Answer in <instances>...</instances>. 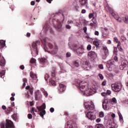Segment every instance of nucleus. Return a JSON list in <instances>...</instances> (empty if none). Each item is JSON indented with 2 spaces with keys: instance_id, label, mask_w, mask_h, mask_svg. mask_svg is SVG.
Instances as JSON below:
<instances>
[{
  "instance_id": "nucleus-15",
  "label": "nucleus",
  "mask_w": 128,
  "mask_h": 128,
  "mask_svg": "<svg viewBox=\"0 0 128 128\" xmlns=\"http://www.w3.org/2000/svg\"><path fill=\"white\" fill-rule=\"evenodd\" d=\"M58 90L60 92H64L66 90V86L62 84H60Z\"/></svg>"
},
{
  "instance_id": "nucleus-49",
  "label": "nucleus",
  "mask_w": 128,
  "mask_h": 128,
  "mask_svg": "<svg viewBox=\"0 0 128 128\" xmlns=\"http://www.w3.org/2000/svg\"><path fill=\"white\" fill-rule=\"evenodd\" d=\"M0 128H6L4 127V124L3 122L0 123Z\"/></svg>"
},
{
  "instance_id": "nucleus-7",
  "label": "nucleus",
  "mask_w": 128,
  "mask_h": 128,
  "mask_svg": "<svg viewBox=\"0 0 128 128\" xmlns=\"http://www.w3.org/2000/svg\"><path fill=\"white\" fill-rule=\"evenodd\" d=\"M46 104L43 103L40 106H36V108H38V110H39V112H40V116H42V118H44V114H46Z\"/></svg>"
},
{
  "instance_id": "nucleus-21",
  "label": "nucleus",
  "mask_w": 128,
  "mask_h": 128,
  "mask_svg": "<svg viewBox=\"0 0 128 128\" xmlns=\"http://www.w3.org/2000/svg\"><path fill=\"white\" fill-rule=\"evenodd\" d=\"M51 76L54 78L56 76V68H52L51 71Z\"/></svg>"
},
{
  "instance_id": "nucleus-55",
  "label": "nucleus",
  "mask_w": 128,
  "mask_h": 128,
  "mask_svg": "<svg viewBox=\"0 0 128 128\" xmlns=\"http://www.w3.org/2000/svg\"><path fill=\"white\" fill-rule=\"evenodd\" d=\"M66 58H70V53L69 52H68L66 54Z\"/></svg>"
},
{
  "instance_id": "nucleus-37",
  "label": "nucleus",
  "mask_w": 128,
  "mask_h": 128,
  "mask_svg": "<svg viewBox=\"0 0 128 128\" xmlns=\"http://www.w3.org/2000/svg\"><path fill=\"white\" fill-rule=\"evenodd\" d=\"M50 82L52 84V86H56V81L52 80V79L50 80Z\"/></svg>"
},
{
  "instance_id": "nucleus-62",
  "label": "nucleus",
  "mask_w": 128,
  "mask_h": 128,
  "mask_svg": "<svg viewBox=\"0 0 128 128\" xmlns=\"http://www.w3.org/2000/svg\"><path fill=\"white\" fill-rule=\"evenodd\" d=\"M88 18H93L92 14H89Z\"/></svg>"
},
{
  "instance_id": "nucleus-29",
  "label": "nucleus",
  "mask_w": 128,
  "mask_h": 128,
  "mask_svg": "<svg viewBox=\"0 0 128 128\" xmlns=\"http://www.w3.org/2000/svg\"><path fill=\"white\" fill-rule=\"evenodd\" d=\"M95 128H104V126L102 124H97L96 125Z\"/></svg>"
},
{
  "instance_id": "nucleus-33",
  "label": "nucleus",
  "mask_w": 128,
  "mask_h": 128,
  "mask_svg": "<svg viewBox=\"0 0 128 128\" xmlns=\"http://www.w3.org/2000/svg\"><path fill=\"white\" fill-rule=\"evenodd\" d=\"M6 74V70H2L0 72V78H2Z\"/></svg>"
},
{
  "instance_id": "nucleus-3",
  "label": "nucleus",
  "mask_w": 128,
  "mask_h": 128,
  "mask_svg": "<svg viewBox=\"0 0 128 128\" xmlns=\"http://www.w3.org/2000/svg\"><path fill=\"white\" fill-rule=\"evenodd\" d=\"M44 50L45 52H49L51 54H52L53 56H58V47L57 46L56 44H54V46H52V44L50 43H48V46L49 48H52L53 50L51 51L50 52L48 50V48H46V40H44Z\"/></svg>"
},
{
  "instance_id": "nucleus-34",
  "label": "nucleus",
  "mask_w": 128,
  "mask_h": 128,
  "mask_svg": "<svg viewBox=\"0 0 128 128\" xmlns=\"http://www.w3.org/2000/svg\"><path fill=\"white\" fill-rule=\"evenodd\" d=\"M62 16H63V20H64V16H68V12L66 11H64L62 12Z\"/></svg>"
},
{
  "instance_id": "nucleus-26",
  "label": "nucleus",
  "mask_w": 128,
  "mask_h": 128,
  "mask_svg": "<svg viewBox=\"0 0 128 128\" xmlns=\"http://www.w3.org/2000/svg\"><path fill=\"white\" fill-rule=\"evenodd\" d=\"M22 81H23V84H22V88H24V86H26V82H28V79H26V78H24L22 79Z\"/></svg>"
},
{
  "instance_id": "nucleus-24",
  "label": "nucleus",
  "mask_w": 128,
  "mask_h": 128,
  "mask_svg": "<svg viewBox=\"0 0 128 128\" xmlns=\"http://www.w3.org/2000/svg\"><path fill=\"white\" fill-rule=\"evenodd\" d=\"M121 43L120 42H119L117 45V48L118 50H120V52H122L123 50L122 48V46H120Z\"/></svg>"
},
{
  "instance_id": "nucleus-11",
  "label": "nucleus",
  "mask_w": 128,
  "mask_h": 128,
  "mask_svg": "<svg viewBox=\"0 0 128 128\" xmlns=\"http://www.w3.org/2000/svg\"><path fill=\"white\" fill-rule=\"evenodd\" d=\"M102 34L104 38H107L108 36V34H110V31L108 29L106 28H102Z\"/></svg>"
},
{
  "instance_id": "nucleus-14",
  "label": "nucleus",
  "mask_w": 128,
  "mask_h": 128,
  "mask_svg": "<svg viewBox=\"0 0 128 128\" xmlns=\"http://www.w3.org/2000/svg\"><path fill=\"white\" fill-rule=\"evenodd\" d=\"M112 16H114L115 20H117V22H122V18L120 17V16L116 14L114 12H112Z\"/></svg>"
},
{
  "instance_id": "nucleus-39",
  "label": "nucleus",
  "mask_w": 128,
  "mask_h": 128,
  "mask_svg": "<svg viewBox=\"0 0 128 128\" xmlns=\"http://www.w3.org/2000/svg\"><path fill=\"white\" fill-rule=\"evenodd\" d=\"M48 78H50V75H48V74H46L44 76V80H48Z\"/></svg>"
},
{
  "instance_id": "nucleus-36",
  "label": "nucleus",
  "mask_w": 128,
  "mask_h": 128,
  "mask_svg": "<svg viewBox=\"0 0 128 128\" xmlns=\"http://www.w3.org/2000/svg\"><path fill=\"white\" fill-rule=\"evenodd\" d=\"M36 60L34 58H32L30 60V62L31 64H36Z\"/></svg>"
},
{
  "instance_id": "nucleus-56",
  "label": "nucleus",
  "mask_w": 128,
  "mask_h": 128,
  "mask_svg": "<svg viewBox=\"0 0 128 128\" xmlns=\"http://www.w3.org/2000/svg\"><path fill=\"white\" fill-rule=\"evenodd\" d=\"M98 68H100V70H102L104 68V66L102 64H100L98 66Z\"/></svg>"
},
{
  "instance_id": "nucleus-4",
  "label": "nucleus",
  "mask_w": 128,
  "mask_h": 128,
  "mask_svg": "<svg viewBox=\"0 0 128 128\" xmlns=\"http://www.w3.org/2000/svg\"><path fill=\"white\" fill-rule=\"evenodd\" d=\"M40 42L38 40L34 42L32 44V54L33 56L35 57L38 54V46Z\"/></svg>"
},
{
  "instance_id": "nucleus-30",
  "label": "nucleus",
  "mask_w": 128,
  "mask_h": 128,
  "mask_svg": "<svg viewBox=\"0 0 128 128\" xmlns=\"http://www.w3.org/2000/svg\"><path fill=\"white\" fill-rule=\"evenodd\" d=\"M122 20L125 24H128V16H126L125 18H122Z\"/></svg>"
},
{
  "instance_id": "nucleus-19",
  "label": "nucleus",
  "mask_w": 128,
  "mask_h": 128,
  "mask_svg": "<svg viewBox=\"0 0 128 128\" xmlns=\"http://www.w3.org/2000/svg\"><path fill=\"white\" fill-rule=\"evenodd\" d=\"M118 114L119 116V120L120 122H124V118H122V115L120 111L118 112Z\"/></svg>"
},
{
  "instance_id": "nucleus-61",
  "label": "nucleus",
  "mask_w": 128,
  "mask_h": 128,
  "mask_svg": "<svg viewBox=\"0 0 128 128\" xmlns=\"http://www.w3.org/2000/svg\"><path fill=\"white\" fill-rule=\"evenodd\" d=\"M83 22H84V24L86 25L88 23V21H86V20H84Z\"/></svg>"
},
{
  "instance_id": "nucleus-43",
  "label": "nucleus",
  "mask_w": 128,
  "mask_h": 128,
  "mask_svg": "<svg viewBox=\"0 0 128 128\" xmlns=\"http://www.w3.org/2000/svg\"><path fill=\"white\" fill-rule=\"evenodd\" d=\"M86 50H92V46L90 44H88L87 46Z\"/></svg>"
},
{
  "instance_id": "nucleus-13",
  "label": "nucleus",
  "mask_w": 128,
  "mask_h": 128,
  "mask_svg": "<svg viewBox=\"0 0 128 128\" xmlns=\"http://www.w3.org/2000/svg\"><path fill=\"white\" fill-rule=\"evenodd\" d=\"M35 100H40V98H42V92L40 90H38L36 92H35Z\"/></svg>"
},
{
  "instance_id": "nucleus-44",
  "label": "nucleus",
  "mask_w": 128,
  "mask_h": 128,
  "mask_svg": "<svg viewBox=\"0 0 128 128\" xmlns=\"http://www.w3.org/2000/svg\"><path fill=\"white\" fill-rule=\"evenodd\" d=\"M112 102H114L115 104H116L118 102V100H116V98H112Z\"/></svg>"
},
{
  "instance_id": "nucleus-41",
  "label": "nucleus",
  "mask_w": 128,
  "mask_h": 128,
  "mask_svg": "<svg viewBox=\"0 0 128 128\" xmlns=\"http://www.w3.org/2000/svg\"><path fill=\"white\" fill-rule=\"evenodd\" d=\"M92 16L94 18H96V12H93Z\"/></svg>"
},
{
  "instance_id": "nucleus-32",
  "label": "nucleus",
  "mask_w": 128,
  "mask_h": 128,
  "mask_svg": "<svg viewBox=\"0 0 128 128\" xmlns=\"http://www.w3.org/2000/svg\"><path fill=\"white\" fill-rule=\"evenodd\" d=\"M56 30H58V32H60L62 30V24H60L58 26H56Z\"/></svg>"
},
{
  "instance_id": "nucleus-40",
  "label": "nucleus",
  "mask_w": 128,
  "mask_h": 128,
  "mask_svg": "<svg viewBox=\"0 0 128 128\" xmlns=\"http://www.w3.org/2000/svg\"><path fill=\"white\" fill-rule=\"evenodd\" d=\"M36 110V108H32L31 110H30V112L31 114H34V110Z\"/></svg>"
},
{
  "instance_id": "nucleus-2",
  "label": "nucleus",
  "mask_w": 128,
  "mask_h": 128,
  "mask_svg": "<svg viewBox=\"0 0 128 128\" xmlns=\"http://www.w3.org/2000/svg\"><path fill=\"white\" fill-rule=\"evenodd\" d=\"M88 82L82 81L79 83V88L81 92H84V94L90 96L92 94V90L88 88Z\"/></svg>"
},
{
  "instance_id": "nucleus-18",
  "label": "nucleus",
  "mask_w": 128,
  "mask_h": 128,
  "mask_svg": "<svg viewBox=\"0 0 128 128\" xmlns=\"http://www.w3.org/2000/svg\"><path fill=\"white\" fill-rule=\"evenodd\" d=\"M6 46V40H0V50Z\"/></svg>"
},
{
  "instance_id": "nucleus-45",
  "label": "nucleus",
  "mask_w": 128,
  "mask_h": 128,
  "mask_svg": "<svg viewBox=\"0 0 128 128\" xmlns=\"http://www.w3.org/2000/svg\"><path fill=\"white\" fill-rule=\"evenodd\" d=\"M28 118L29 120H32V115L30 114H28Z\"/></svg>"
},
{
  "instance_id": "nucleus-28",
  "label": "nucleus",
  "mask_w": 128,
  "mask_h": 128,
  "mask_svg": "<svg viewBox=\"0 0 128 128\" xmlns=\"http://www.w3.org/2000/svg\"><path fill=\"white\" fill-rule=\"evenodd\" d=\"M46 58H41L40 59V62L42 64H44L46 62Z\"/></svg>"
},
{
  "instance_id": "nucleus-8",
  "label": "nucleus",
  "mask_w": 128,
  "mask_h": 128,
  "mask_svg": "<svg viewBox=\"0 0 128 128\" xmlns=\"http://www.w3.org/2000/svg\"><path fill=\"white\" fill-rule=\"evenodd\" d=\"M102 48L104 52L102 55V60H106L109 54L108 50L106 46H102Z\"/></svg>"
},
{
  "instance_id": "nucleus-63",
  "label": "nucleus",
  "mask_w": 128,
  "mask_h": 128,
  "mask_svg": "<svg viewBox=\"0 0 128 128\" xmlns=\"http://www.w3.org/2000/svg\"><path fill=\"white\" fill-rule=\"evenodd\" d=\"M106 81H104L102 82V86H106Z\"/></svg>"
},
{
  "instance_id": "nucleus-35",
  "label": "nucleus",
  "mask_w": 128,
  "mask_h": 128,
  "mask_svg": "<svg viewBox=\"0 0 128 128\" xmlns=\"http://www.w3.org/2000/svg\"><path fill=\"white\" fill-rule=\"evenodd\" d=\"M42 92L44 93V96L46 98L48 96V92H46L44 89H42Z\"/></svg>"
},
{
  "instance_id": "nucleus-51",
  "label": "nucleus",
  "mask_w": 128,
  "mask_h": 128,
  "mask_svg": "<svg viewBox=\"0 0 128 128\" xmlns=\"http://www.w3.org/2000/svg\"><path fill=\"white\" fill-rule=\"evenodd\" d=\"M92 22H94V24H96V18H93L92 19Z\"/></svg>"
},
{
  "instance_id": "nucleus-10",
  "label": "nucleus",
  "mask_w": 128,
  "mask_h": 128,
  "mask_svg": "<svg viewBox=\"0 0 128 128\" xmlns=\"http://www.w3.org/2000/svg\"><path fill=\"white\" fill-rule=\"evenodd\" d=\"M114 64V60H109L107 62L106 68L110 72L112 70V66Z\"/></svg>"
},
{
  "instance_id": "nucleus-22",
  "label": "nucleus",
  "mask_w": 128,
  "mask_h": 128,
  "mask_svg": "<svg viewBox=\"0 0 128 128\" xmlns=\"http://www.w3.org/2000/svg\"><path fill=\"white\" fill-rule=\"evenodd\" d=\"M79 2L82 6H84L88 4V0H79Z\"/></svg>"
},
{
  "instance_id": "nucleus-64",
  "label": "nucleus",
  "mask_w": 128,
  "mask_h": 128,
  "mask_svg": "<svg viewBox=\"0 0 128 128\" xmlns=\"http://www.w3.org/2000/svg\"><path fill=\"white\" fill-rule=\"evenodd\" d=\"M26 36H27V38H30V32H27V34H26Z\"/></svg>"
},
{
  "instance_id": "nucleus-38",
  "label": "nucleus",
  "mask_w": 128,
  "mask_h": 128,
  "mask_svg": "<svg viewBox=\"0 0 128 128\" xmlns=\"http://www.w3.org/2000/svg\"><path fill=\"white\" fill-rule=\"evenodd\" d=\"M99 116L100 118H104V112H99Z\"/></svg>"
},
{
  "instance_id": "nucleus-50",
  "label": "nucleus",
  "mask_w": 128,
  "mask_h": 128,
  "mask_svg": "<svg viewBox=\"0 0 128 128\" xmlns=\"http://www.w3.org/2000/svg\"><path fill=\"white\" fill-rule=\"evenodd\" d=\"M122 66H124V68H126V61H124V64H122Z\"/></svg>"
},
{
  "instance_id": "nucleus-27",
  "label": "nucleus",
  "mask_w": 128,
  "mask_h": 128,
  "mask_svg": "<svg viewBox=\"0 0 128 128\" xmlns=\"http://www.w3.org/2000/svg\"><path fill=\"white\" fill-rule=\"evenodd\" d=\"M73 64L74 66H76V68H78V66H80V63L78 61H74Z\"/></svg>"
},
{
  "instance_id": "nucleus-57",
  "label": "nucleus",
  "mask_w": 128,
  "mask_h": 128,
  "mask_svg": "<svg viewBox=\"0 0 128 128\" xmlns=\"http://www.w3.org/2000/svg\"><path fill=\"white\" fill-rule=\"evenodd\" d=\"M114 60H115V62H118V56H115L114 57Z\"/></svg>"
},
{
  "instance_id": "nucleus-17",
  "label": "nucleus",
  "mask_w": 128,
  "mask_h": 128,
  "mask_svg": "<svg viewBox=\"0 0 128 128\" xmlns=\"http://www.w3.org/2000/svg\"><path fill=\"white\" fill-rule=\"evenodd\" d=\"M100 44H102V40H95L93 42V44H94V46H96V48H98Z\"/></svg>"
},
{
  "instance_id": "nucleus-53",
  "label": "nucleus",
  "mask_w": 128,
  "mask_h": 128,
  "mask_svg": "<svg viewBox=\"0 0 128 128\" xmlns=\"http://www.w3.org/2000/svg\"><path fill=\"white\" fill-rule=\"evenodd\" d=\"M68 24H74V22L72 20H69L68 21Z\"/></svg>"
},
{
  "instance_id": "nucleus-52",
  "label": "nucleus",
  "mask_w": 128,
  "mask_h": 128,
  "mask_svg": "<svg viewBox=\"0 0 128 128\" xmlns=\"http://www.w3.org/2000/svg\"><path fill=\"white\" fill-rule=\"evenodd\" d=\"M8 112H12V107H8L7 108Z\"/></svg>"
},
{
  "instance_id": "nucleus-25",
  "label": "nucleus",
  "mask_w": 128,
  "mask_h": 128,
  "mask_svg": "<svg viewBox=\"0 0 128 128\" xmlns=\"http://www.w3.org/2000/svg\"><path fill=\"white\" fill-rule=\"evenodd\" d=\"M67 128H78V126L74 124H68Z\"/></svg>"
},
{
  "instance_id": "nucleus-60",
  "label": "nucleus",
  "mask_w": 128,
  "mask_h": 128,
  "mask_svg": "<svg viewBox=\"0 0 128 128\" xmlns=\"http://www.w3.org/2000/svg\"><path fill=\"white\" fill-rule=\"evenodd\" d=\"M106 94H107L110 95V94H112V92H111L110 90H108L106 91Z\"/></svg>"
},
{
  "instance_id": "nucleus-46",
  "label": "nucleus",
  "mask_w": 128,
  "mask_h": 128,
  "mask_svg": "<svg viewBox=\"0 0 128 128\" xmlns=\"http://www.w3.org/2000/svg\"><path fill=\"white\" fill-rule=\"evenodd\" d=\"M83 30H84V34H86V30H88V28L86 26H84L83 28Z\"/></svg>"
},
{
  "instance_id": "nucleus-47",
  "label": "nucleus",
  "mask_w": 128,
  "mask_h": 128,
  "mask_svg": "<svg viewBox=\"0 0 128 128\" xmlns=\"http://www.w3.org/2000/svg\"><path fill=\"white\" fill-rule=\"evenodd\" d=\"M114 42H116V44H118V42H118V40L116 37L114 38Z\"/></svg>"
},
{
  "instance_id": "nucleus-48",
  "label": "nucleus",
  "mask_w": 128,
  "mask_h": 128,
  "mask_svg": "<svg viewBox=\"0 0 128 128\" xmlns=\"http://www.w3.org/2000/svg\"><path fill=\"white\" fill-rule=\"evenodd\" d=\"M94 34L95 36H100V32H98V31H95Z\"/></svg>"
},
{
  "instance_id": "nucleus-5",
  "label": "nucleus",
  "mask_w": 128,
  "mask_h": 128,
  "mask_svg": "<svg viewBox=\"0 0 128 128\" xmlns=\"http://www.w3.org/2000/svg\"><path fill=\"white\" fill-rule=\"evenodd\" d=\"M73 50L74 52H76L78 56L82 54L84 52V46L80 44H74L72 45Z\"/></svg>"
},
{
  "instance_id": "nucleus-6",
  "label": "nucleus",
  "mask_w": 128,
  "mask_h": 128,
  "mask_svg": "<svg viewBox=\"0 0 128 128\" xmlns=\"http://www.w3.org/2000/svg\"><path fill=\"white\" fill-rule=\"evenodd\" d=\"M122 86L120 82H116V84H112L111 86L113 92H120V90H122Z\"/></svg>"
},
{
  "instance_id": "nucleus-16",
  "label": "nucleus",
  "mask_w": 128,
  "mask_h": 128,
  "mask_svg": "<svg viewBox=\"0 0 128 128\" xmlns=\"http://www.w3.org/2000/svg\"><path fill=\"white\" fill-rule=\"evenodd\" d=\"M26 90H29V92H28V94H30L32 95V94H34V88L32 87L30 88V86H26Z\"/></svg>"
},
{
  "instance_id": "nucleus-23",
  "label": "nucleus",
  "mask_w": 128,
  "mask_h": 128,
  "mask_svg": "<svg viewBox=\"0 0 128 128\" xmlns=\"http://www.w3.org/2000/svg\"><path fill=\"white\" fill-rule=\"evenodd\" d=\"M107 102H106V100L102 102V108L104 110H106L108 108V106H106Z\"/></svg>"
},
{
  "instance_id": "nucleus-9",
  "label": "nucleus",
  "mask_w": 128,
  "mask_h": 128,
  "mask_svg": "<svg viewBox=\"0 0 128 128\" xmlns=\"http://www.w3.org/2000/svg\"><path fill=\"white\" fill-rule=\"evenodd\" d=\"M88 56L89 58H90L92 60H94L96 56H98V54L94 51H90L88 54Z\"/></svg>"
},
{
  "instance_id": "nucleus-59",
  "label": "nucleus",
  "mask_w": 128,
  "mask_h": 128,
  "mask_svg": "<svg viewBox=\"0 0 128 128\" xmlns=\"http://www.w3.org/2000/svg\"><path fill=\"white\" fill-rule=\"evenodd\" d=\"M50 112H54V108H50Z\"/></svg>"
},
{
  "instance_id": "nucleus-1",
  "label": "nucleus",
  "mask_w": 128,
  "mask_h": 128,
  "mask_svg": "<svg viewBox=\"0 0 128 128\" xmlns=\"http://www.w3.org/2000/svg\"><path fill=\"white\" fill-rule=\"evenodd\" d=\"M84 106L86 108V110H88V112H86V117L91 120H96V116L94 114V113H92L90 110H94V104L92 102H84Z\"/></svg>"
},
{
  "instance_id": "nucleus-58",
  "label": "nucleus",
  "mask_w": 128,
  "mask_h": 128,
  "mask_svg": "<svg viewBox=\"0 0 128 128\" xmlns=\"http://www.w3.org/2000/svg\"><path fill=\"white\" fill-rule=\"evenodd\" d=\"M20 70H24V65H22L20 66Z\"/></svg>"
},
{
  "instance_id": "nucleus-54",
  "label": "nucleus",
  "mask_w": 128,
  "mask_h": 128,
  "mask_svg": "<svg viewBox=\"0 0 128 128\" xmlns=\"http://www.w3.org/2000/svg\"><path fill=\"white\" fill-rule=\"evenodd\" d=\"M98 76L102 80H104V76L102 74H99Z\"/></svg>"
},
{
  "instance_id": "nucleus-42",
  "label": "nucleus",
  "mask_w": 128,
  "mask_h": 128,
  "mask_svg": "<svg viewBox=\"0 0 128 128\" xmlns=\"http://www.w3.org/2000/svg\"><path fill=\"white\" fill-rule=\"evenodd\" d=\"M88 66H90V62H85V68H88Z\"/></svg>"
},
{
  "instance_id": "nucleus-31",
  "label": "nucleus",
  "mask_w": 128,
  "mask_h": 128,
  "mask_svg": "<svg viewBox=\"0 0 128 128\" xmlns=\"http://www.w3.org/2000/svg\"><path fill=\"white\" fill-rule=\"evenodd\" d=\"M30 76L33 78V80H34V78H36V75L33 74L32 72H30Z\"/></svg>"
},
{
  "instance_id": "nucleus-12",
  "label": "nucleus",
  "mask_w": 128,
  "mask_h": 128,
  "mask_svg": "<svg viewBox=\"0 0 128 128\" xmlns=\"http://www.w3.org/2000/svg\"><path fill=\"white\" fill-rule=\"evenodd\" d=\"M6 128H14V122H12V120H6V124L5 125Z\"/></svg>"
},
{
  "instance_id": "nucleus-20",
  "label": "nucleus",
  "mask_w": 128,
  "mask_h": 128,
  "mask_svg": "<svg viewBox=\"0 0 128 128\" xmlns=\"http://www.w3.org/2000/svg\"><path fill=\"white\" fill-rule=\"evenodd\" d=\"M0 66H6V60L4 58L0 60Z\"/></svg>"
}]
</instances>
